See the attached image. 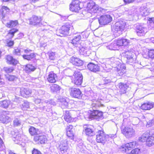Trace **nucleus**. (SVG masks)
<instances>
[{"mask_svg":"<svg viewBox=\"0 0 154 154\" xmlns=\"http://www.w3.org/2000/svg\"><path fill=\"white\" fill-rule=\"evenodd\" d=\"M80 3L81 2L78 0L73 1L70 5V10L72 11L78 12L81 9V8L80 6Z\"/></svg>","mask_w":154,"mask_h":154,"instance_id":"13","label":"nucleus"},{"mask_svg":"<svg viewBox=\"0 0 154 154\" xmlns=\"http://www.w3.org/2000/svg\"><path fill=\"white\" fill-rule=\"evenodd\" d=\"M61 105L63 107H67L68 106V103L65 99H63L60 100Z\"/></svg>","mask_w":154,"mask_h":154,"instance_id":"43","label":"nucleus"},{"mask_svg":"<svg viewBox=\"0 0 154 154\" xmlns=\"http://www.w3.org/2000/svg\"><path fill=\"white\" fill-rule=\"evenodd\" d=\"M126 69V67L123 64L121 65L120 68H117V71L119 74H120V75H122L125 72V70Z\"/></svg>","mask_w":154,"mask_h":154,"instance_id":"37","label":"nucleus"},{"mask_svg":"<svg viewBox=\"0 0 154 154\" xmlns=\"http://www.w3.org/2000/svg\"><path fill=\"white\" fill-rule=\"evenodd\" d=\"M18 30L17 29L15 28H13L12 29L9 30L8 33V35H11V37H13L14 34L17 32Z\"/></svg>","mask_w":154,"mask_h":154,"instance_id":"40","label":"nucleus"},{"mask_svg":"<svg viewBox=\"0 0 154 154\" xmlns=\"http://www.w3.org/2000/svg\"><path fill=\"white\" fill-rule=\"evenodd\" d=\"M14 42L12 41H10L7 42V46L9 47H11L13 46L14 45Z\"/></svg>","mask_w":154,"mask_h":154,"instance_id":"56","label":"nucleus"},{"mask_svg":"<svg viewBox=\"0 0 154 154\" xmlns=\"http://www.w3.org/2000/svg\"><path fill=\"white\" fill-rule=\"evenodd\" d=\"M88 7L92 13L99 14L103 10L101 8L99 7L98 5L93 2L88 3Z\"/></svg>","mask_w":154,"mask_h":154,"instance_id":"9","label":"nucleus"},{"mask_svg":"<svg viewBox=\"0 0 154 154\" xmlns=\"http://www.w3.org/2000/svg\"><path fill=\"white\" fill-rule=\"evenodd\" d=\"M102 66L104 69H105V70H106V69H107L108 68V66L109 65L108 64H106L105 63H103L102 64Z\"/></svg>","mask_w":154,"mask_h":154,"instance_id":"60","label":"nucleus"},{"mask_svg":"<svg viewBox=\"0 0 154 154\" xmlns=\"http://www.w3.org/2000/svg\"><path fill=\"white\" fill-rule=\"evenodd\" d=\"M140 151V149L138 148L132 150L129 154H138Z\"/></svg>","mask_w":154,"mask_h":154,"instance_id":"48","label":"nucleus"},{"mask_svg":"<svg viewBox=\"0 0 154 154\" xmlns=\"http://www.w3.org/2000/svg\"><path fill=\"white\" fill-rule=\"evenodd\" d=\"M125 57L126 58V62L127 63L132 65L134 66V64L136 63V56L134 53L132 51H127L125 53Z\"/></svg>","mask_w":154,"mask_h":154,"instance_id":"4","label":"nucleus"},{"mask_svg":"<svg viewBox=\"0 0 154 154\" xmlns=\"http://www.w3.org/2000/svg\"><path fill=\"white\" fill-rule=\"evenodd\" d=\"M6 79L9 81H13L15 78V77L13 75H8L6 76Z\"/></svg>","mask_w":154,"mask_h":154,"instance_id":"47","label":"nucleus"},{"mask_svg":"<svg viewBox=\"0 0 154 154\" xmlns=\"http://www.w3.org/2000/svg\"><path fill=\"white\" fill-rule=\"evenodd\" d=\"M32 154H42L41 152L37 149L34 148L32 151Z\"/></svg>","mask_w":154,"mask_h":154,"instance_id":"52","label":"nucleus"},{"mask_svg":"<svg viewBox=\"0 0 154 154\" xmlns=\"http://www.w3.org/2000/svg\"><path fill=\"white\" fill-rule=\"evenodd\" d=\"M154 144V134L148 137L146 139V145L151 146Z\"/></svg>","mask_w":154,"mask_h":154,"instance_id":"30","label":"nucleus"},{"mask_svg":"<svg viewBox=\"0 0 154 154\" xmlns=\"http://www.w3.org/2000/svg\"><path fill=\"white\" fill-rule=\"evenodd\" d=\"M87 49H85L84 48H81L79 50V52L81 54L85 56V54L86 53Z\"/></svg>","mask_w":154,"mask_h":154,"instance_id":"53","label":"nucleus"},{"mask_svg":"<svg viewBox=\"0 0 154 154\" xmlns=\"http://www.w3.org/2000/svg\"><path fill=\"white\" fill-rule=\"evenodd\" d=\"M125 21H119L116 22L113 26L115 35L118 36L122 34V31L125 29Z\"/></svg>","mask_w":154,"mask_h":154,"instance_id":"2","label":"nucleus"},{"mask_svg":"<svg viewBox=\"0 0 154 154\" xmlns=\"http://www.w3.org/2000/svg\"><path fill=\"white\" fill-rule=\"evenodd\" d=\"M7 63L13 65H16L19 62L13 56L10 55H7L5 57Z\"/></svg>","mask_w":154,"mask_h":154,"instance_id":"22","label":"nucleus"},{"mask_svg":"<svg viewBox=\"0 0 154 154\" xmlns=\"http://www.w3.org/2000/svg\"><path fill=\"white\" fill-rule=\"evenodd\" d=\"M88 68L91 71L96 72L100 70V67L97 64H95L94 63H90L87 65Z\"/></svg>","mask_w":154,"mask_h":154,"instance_id":"23","label":"nucleus"},{"mask_svg":"<svg viewBox=\"0 0 154 154\" xmlns=\"http://www.w3.org/2000/svg\"><path fill=\"white\" fill-rule=\"evenodd\" d=\"M143 136L146 137L147 138L148 137L150 136V134H149V131H147L145 132L143 134Z\"/></svg>","mask_w":154,"mask_h":154,"instance_id":"58","label":"nucleus"},{"mask_svg":"<svg viewBox=\"0 0 154 154\" xmlns=\"http://www.w3.org/2000/svg\"><path fill=\"white\" fill-rule=\"evenodd\" d=\"M49 56V58L51 60H53L54 59L55 57V52L52 51L49 52L48 53Z\"/></svg>","mask_w":154,"mask_h":154,"instance_id":"44","label":"nucleus"},{"mask_svg":"<svg viewBox=\"0 0 154 154\" xmlns=\"http://www.w3.org/2000/svg\"><path fill=\"white\" fill-rule=\"evenodd\" d=\"M91 126L84 125L83 127V133L88 136H92L95 134V133Z\"/></svg>","mask_w":154,"mask_h":154,"instance_id":"16","label":"nucleus"},{"mask_svg":"<svg viewBox=\"0 0 154 154\" xmlns=\"http://www.w3.org/2000/svg\"><path fill=\"white\" fill-rule=\"evenodd\" d=\"M21 125V122L20 120L17 119H15L13 121V125L15 127L19 126Z\"/></svg>","mask_w":154,"mask_h":154,"instance_id":"39","label":"nucleus"},{"mask_svg":"<svg viewBox=\"0 0 154 154\" xmlns=\"http://www.w3.org/2000/svg\"><path fill=\"white\" fill-rule=\"evenodd\" d=\"M147 138L146 137L143 136L142 135L139 138V140L142 142L145 141L146 140Z\"/></svg>","mask_w":154,"mask_h":154,"instance_id":"57","label":"nucleus"},{"mask_svg":"<svg viewBox=\"0 0 154 154\" xmlns=\"http://www.w3.org/2000/svg\"><path fill=\"white\" fill-rule=\"evenodd\" d=\"M17 91H19L21 95L23 97L26 98L31 95L32 93L31 90L24 88H18L17 89Z\"/></svg>","mask_w":154,"mask_h":154,"instance_id":"17","label":"nucleus"},{"mask_svg":"<svg viewBox=\"0 0 154 154\" xmlns=\"http://www.w3.org/2000/svg\"><path fill=\"white\" fill-rule=\"evenodd\" d=\"M4 71L7 73H10L14 70V69L13 67H6L4 68Z\"/></svg>","mask_w":154,"mask_h":154,"instance_id":"42","label":"nucleus"},{"mask_svg":"<svg viewBox=\"0 0 154 154\" xmlns=\"http://www.w3.org/2000/svg\"><path fill=\"white\" fill-rule=\"evenodd\" d=\"M120 149L121 151L124 152H128V151L129 150H128V147L126 146V144L121 146L120 148Z\"/></svg>","mask_w":154,"mask_h":154,"instance_id":"46","label":"nucleus"},{"mask_svg":"<svg viewBox=\"0 0 154 154\" xmlns=\"http://www.w3.org/2000/svg\"><path fill=\"white\" fill-rule=\"evenodd\" d=\"M135 31L138 36H144L147 32V29L143 25L137 24L135 25Z\"/></svg>","mask_w":154,"mask_h":154,"instance_id":"8","label":"nucleus"},{"mask_svg":"<svg viewBox=\"0 0 154 154\" xmlns=\"http://www.w3.org/2000/svg\"><path fill=\"white\" fill-rule=\"evenodd\" d=\"M36 69V67L32 64H28L26 65L24 70L26 73H30L34 71Z\"/></svg>","mask_w":154,"mask_h":154,"instance_id":"25","label":"nucleus"},{"mask_svg":"<svg viewBox=\"0 0 154 154\" xmlns=\"http://www.w3.org/2000/svg\"><path fill=\"white\" fill-rule=\"evenodd\" d=\"M154 106V104L151 103H144L143 104L141 107V108L143 110H150Z\"/></svg>","mask_w":154,"mask_h":154,"instance_id":"31","label":"nucleus"},{"mask_svg":"<svg viewBox=\"0 0 154 154\" xmlns=\"http://www.w3.org/2000/svg\"><path fill=\"white\" fill-rule=\"evenodd\" d=\"M70 95L72 97L81 99L82 94L80 90L76 88H71L69 90Z\"/></svg>","mask_w":154,"mask_h":154,"instance_id":"6","label":"nucleus"},{"mask_svg":"<svg viewBox=\"0 0 154 154\" xmlns=\"http://www.w3.org/2000/svg\"><path fill=\"white\" fill-rule=\"evenodd\" d=\"M10 103L9 100H5L0 102L1 106L4 108H7L8 107Z\"/></svg>","mask_w":154,"mask_h":154,"instance_id":"38","label":"nucleus"},{"mask_svg":"<svg viewBox=\"0 0 154 154\" xmlns=\"http://www.w3.org/2000/svg\"><path fill=\"white\" fill-rule=\"evenodd\" d=\"M136 142L135 141L126 144V146L128 147V150H130L131 148L134 147L136 145Z\"/></svg>","mask_w":154,"mask_h":154,"instance_id":"41","label":"nucleus"},{"mask_svg":"<svg viewBox=\"0 0 154 154\" xmlns=\"http://www.w3.org/2000/svg\"><path fill=\"white\" fill-rule=\"evenodd\" d=\"M64 114V119L65 121L69 123L73 121V119L72 118L69 111H65Z\"/></svg>","mask_w":154,"mask_h":154,"instance_id":"29","label":"nucleus"},{"mask_svg":"<svg viewBox=\"0 0 154 154\" xmlns=\"http://www.w3.org/2000/svg\"><path fill=\"white\" fill-rule=\"evenodd\" d=\"M116 40H115L112 43L107 46V48L110 50H116L117 49L118 45Z\"/></svg>","mask_w":154,"mask_h":154,"instance_id":"34","label":"nucleus"},{"mask_svg":"<svg viewBox=\"0 0 154 154\" xmlns=\"http://www.w3.org/2000/svg\"><path fill=\"white\" fill-rule=\"evenodd\" d=\"M41 19L35 16H33L28 19L29 23L35 26H41L42 25L41 23Z\"/></svg>","mask_w":154,"mask_h":154,"instance_id":"10","label":"nucleus"},{"mask_svg":"<svg viewBox=\"0 0 154 154\" xmlns=\"http://www.w3.org/2000/svg\"><path fill=\"white\" fill-rule=\"evenodd\" d=\"M34 140L38 143L45 144L47 141V138L45 135V133L42 131V134H38L34 137Z\"/></svg>","mask_w":154,"mask_h":154,"instance_id":"12","label":"nucleus"},{"mask_svg":"<svg viewBox=\"0 0 154 154\" xmlns=\"http://www.w3.org/2000/svg\"><path fill=\"white\" fill-rule=\"evenodd\" d=\"M116 40L118 44V47L127 46L129 43V40L125 38L118 39Z\"/></svg>","mask_w":154,"mask_h":154,"instance_id":"27","label":"nucleus"},{"mask_svg":"<svg viewBox=\"0 0 154 154\" xmlns=\"http://www.w3.org/2000/svg\"><path fill=\"white\" fill-rule=\"evenodd\" d=\"M61 88L58 85L56 84L53 85L50 87L51 91V92L54 93H57L60 91Z\"/></svg>","mask_w":154,"mask_h":154,"instance_id":"35","label":"nucleus"},{"mask_svg":"<svg viewBox=\"0 0 154 154\" xmlns=\"http://www.w3.org/2000/svg\"><path fill=\"white\" fill-rule=\"evenodd\" d=\"M48 81L50 83H54L57 80V75L53 72H51L47 78Z\"/></svg>","mask_w":154,"mask_h":154,"instance_id":"24","label":"nucleus"},{"mask_svg":"<svg viewBox=\"0 0 154 154\" xmlns=\"http://www.w3.org/2000/svg\"><path fill=\"white\" fill-rule=\"evenodd\" d=\"M16 135L13 138V140L16 144L20 143L22 140L21 134L17 133L15 134Z\"/></svg>","mask_w":154,"mask_h":154,"instance_id":"32","label":"nucleus"},{"mask_svg":"<svg viewBox=\"0 0 154 154\" xmlns=\"http://www.w3.org/2000/svg\"><path fill=\"white\" fill-rule=\"evenodd\" d=\"M71 26L70 24L66 23L62 26L61 29L59 30V32L63 35H67L69 34V31Z\"/></svg>","mask_w":154,"mask_h":154,"instance_id":"18","label":"nucleus"},{"mask_svg":"<svg viewBox=\"0 0 154 154\" xmlns=\"http://www.w3.org/2000/svg\"><path fill=\"white\" fill-rule=\"evenodd\" d=\"M32 51L28 48L24 50V52L26 54L22 55L23 57L25 60H30L32 59L35 58L36 57L35 54L34 53H32Z\"/></svg>","mask_w":154,"mask_h":154,"instance_id":"11","label":"nucleus"},{"mask_svg":"<svg viewBox=\"0 0 154 154\" xmlns=\"http://www.w3.org/2000/svg\"><path fill=\"white\" fill-rule=\"evenodd\" d=\"M154 124V121L153 119L149 120L147 122V125L148 127H150Z\"/></svg>","mask_w":154,"mask_h":154,"instance_id":"54","label":"nucleus"},{"mask_svg":"<svg viewBox=\"0 0 154 154\" xmlns=\"http://www.w3.org/2000/svg\"><path fill=\"white\" fill-rule=\"evenodd\" d=\"M103 80L104 82V84H106L111 82V79L109 77H104L103 78Z\"/></svg>","mask_w":154,"mask_h":154,"instance_id":"45","label":"nucleus"},{"mask_svg":"<svg viewBox=\"0 0 154 154\" xmlns=\"http://www.w3.org/2000/svg\"><path fill=\"white\" fill-rule=\"evenodd\" d=\"M24 50H25V49L20 48H17L14 50L13 51V54L16 56H20L23 54Z\"/></svg>","mask_w":154,"mask_h":154,"instance_id":"36","label":"nucleus"},{"mask_svg":"<svg viewBox=\"0 0 154 154\" xmlns=\"http://www.w3.org/2000/svg\"><path fill=\"white\" fill-rule=\"evenodd\" d=\"M149 56L151 58H154V50H151L149 51Z\"/></svg>","mask_w":154,"mask_h":154,"instance_id":"49","label":"nucleus"},{"mask_svg":"<svg viewBox=\"0 0 154 154\" xmlns=\"http://www.w3.org/2000/svg\"><path fill=\"white\" fill-rule=\"evenodd\" d=\"M102 117L103 112L97 110H93L90 113L89 116V118L90 119L93 118L98 120L102 118Z\"/></svg>","mask_w":154,"mask_h":154,"instance_id":"15","label":"nucleus"},{"mask_svg":"<svg viewBox=\"0 0 154 154\" xmlns=\"http://www.w3.org/2000/svg\"><path fill=\"white\" fill-rule=\"evenodd\" d=\"M5 112L0 110V113H2L0 115V121L3 123L7 124L11 121V119L10 117L4 115Z\"/></svg>","mask_w":154,"mask_h":154,"instance_id":"21","label":"nucleus"},{"mask_svg":"<svg viewBox=\"0 0 154 154\" xmlns=\"http://www.w3.org/2000/svg\"><path fill=\"white\" fill-rule=\"evenodd\" d=\"M66 131H73V126L71 125H67L66 128Z\"/></svg>","mask_w":154,"mask_h":154,"instance_id":"55","label":"nucleus"},{"mask_svg":"<svg viewBox=\"0 0 154 154\" xmlns=\"http://www.w3.org/2000/svg\"><path fill=\"white\" fill-rule=\"evenodd\" d=\"M112 18L110 15L106 14L101 16L98 19L100 24L105 25L107 24L112 20Z\"/></svg>","mask_w":154,"mask_h":154,"instance_id":"7","label":"nucleus"},{"mask_svg":"<svg viewBox=\"0 0 154 154\" xmlns=\"http://www.w3.org/2000/svg\"><path fill=\"white\" fill-rule=\"evenodd\" d=\"M83 76L82 73L78 70L75 71L72 76V83L77 85H81L83 81Z\"/></svg>","mask_w":154,"mask_h":154,"instance_id":"3","label":"nucleus"},{"mask_svg":"<svg viewBox=\"0 0 154 154\" xmlns=\"http://www.w3.org/2000/svg\"><path fill=\"white\" fill-rule=\"evenodd\" d=\"M23 107H25L26 108H28L29 107V103H25L23 105ZM23 108H24V107H23Z\"/></svg>","mask_w":154,"mask_h":154,"instance_id":"63","label":"nucleus"},{"mask_svg":"<svg viewBox=\"0 0 154 154\" xmlns=\"http://www.w3.org/2000/svg\"><path fill=\"white\" fill-rule=\"evenodd\" d=\"M29 131L30 134L32 136L37 135L42 133V131L36 129L32 126H30Z\"/></svg>","mask_w":154,"mask_h":154,"instance_id":"26","label":"nucleus"},{"mask_svg":"<svg viewBox=\"0 0 154 154\" xmlns=\"http://www.w3.org/2000/svg\"><path fill=\"white\" fill-rule=\"evenodd\" d=\"M67 141L65 140H62L60 143L59 149L60 151L62 154H63L67 152L68 149Z\"/></svg>","mask_w":154,"mask_h":154,"instance_id":"14","label":"nucleus"},{"mask_svg":"<svg viewBox=\"0 0 154 154\" xmlns=\"http://www.w3.org/2000/svg\"><path fill=\"white\" fill-rule=\"evenodd\" d=\"M91 54V50H89L88 49H87L86 50V52L85 54V56H89V54Z\"/></svg>","mask_w":154,"mask_h":154,"instance_id":"59","label":"nucleus"},{"mask_svg":"<svg viewBox=\"0 0 154 154\" xmlns=\"http://www.w3.org/2000/svg\"><path fill=\"white\" fill-rule=\"evenodd\" d=\"M116 137V134H105L103 131H99L96 135V141L98 143H101L104 144L108 140L113 139Z\"/></svg>","mask_w":154,"mask_h":154,"instance_id":"1","label":"nucleus"},{"mask_svg":"<svg viewBox=\"0 0 154 154\" xmlns=\"http://www.w3.org/2000/svg\"><path fill=\"white\" fill-rule=\"evenodd\" d=\"M122 133L127 138L134 137L136 134L135 131L133 128L125 127L122 131Z\"/></svg>","mask_w":154,"mask_h":154,"instance_id":"5","label":"nucleus"},{"mask_svg":"<svg viewBox=\"0 0 154 154\" xmlns=\"http://www.w3.org/2000/svg\"><path fill=\"white\" fill-rule=\"evenodd\" d=\"M38 93L40 95H44L45 94V92L44 90H40L38 91Z\"/></svg>","mask_w":154,"mask_h":154,"instance_id":"62","label":"nucleus"},{"mask_svg":"<svg viewBox=\"0 0 154 154\" xmlns=\"http://www.w3.org/2000/svg\"><path fill=\"white\" fill-rule=\"evenodd\" d=\"M81 37L80 34H75L73 38L71 40L70 42L75 46L77 47L80 45Z\"/></svg>","mask_w":154,"mask_h":154,"instance_id":"20","label":"nucleus"},{"mask_svg":"<svg viewBox=\"0 0 154 154\" xmlns=\"http://www.w3.org/2000/svg\"><path fill=\"white\" fill-rule=\"evenodd\" d=\"M5 146L4 145L3 142L0 137V151H2L4 149Z\"/></svg>","mask_w":154,"mask_h":154,"instance_id":"50","label":"nucleus"},{"mask_svg":"<svg viewBox=\"0 0 154 154\" xmlns=\"http://www.w3.org/2000/svg\"><path fill=\"white\" fill-rule=\"evenodd\" d=\"M66 134L67 136L69 137H72L74 135L73 131H66Z\"/></svg>","mask_w":154,"mask_h":154,"instance_id":"51","label":"nucleus"},{"mask_svg":"<svg viewBox=\"0 0 154 154\" xmlns=\"http://www.w3.org/2000/svg\"><path fill=\"white\" fill-rule=\"evenodd\" d=\"M2 9L3 10V11H4V10H5L7 12H8L9 11V8L8 7L5 6L2 7Z\"/></svg>","mask_w":154,"mask_h":154,"instance_id":"61","label":"nucleus"},{"mask_svg":"<svg viewBox=\"0 0 154 154\" xmlns=\"http://www.w3.org/2000/svg\"><path fill=\"white\" fill-rule=\"evenodd\" d=\"M118 85L121 94L125 93L128 88V86L126 84L122 82L119 83Z\"/></svg>","mask_w":154,"mask_h":154,"instance_id":"28","label":"nucleus"},{"mask_svg":"<svg viewBox=\"0 0 154 154\" xmlns=\"http://www.w3.org/2000/svg\"><path fill=\"white\" fill-rule=\"evenodd\" d=\"M34 102L36 104H38L41 102V100L39 99H35Z\"/></svg>","mask_w":154,"mask_h":154,"instance_id":"64","label":"nucleus"},{"mask_svg":"<svg viewBox=\"0 0 154 154\" xmlns=\"http://www.w3.org/2000/svg\"><path fill=\"white\" fill-rule=\"evenodd\" d=\"M69 61L70 63L73 65L79 66L83 65L84 62L79 58L72 57L70 59Z\"/></svg>","mask_w":154,"mask_h":154,"instance_id":"19","label":"nucleus"},{"mask_svg":"<svg viewBox=\"0 0 154 154\" xmlns=\"http://www.w3.org/2000/svg\"><path fill=\"white\" fill-rule=\"evenodd\" d=\"M18 24V22L17 20H10L9 22L6 23L5 26L8 28H11L15 27Z\"/></svg>","mask_w":154,"mask_h":154,"instance_id":"33","label":"nucleus"}]
</instances>
